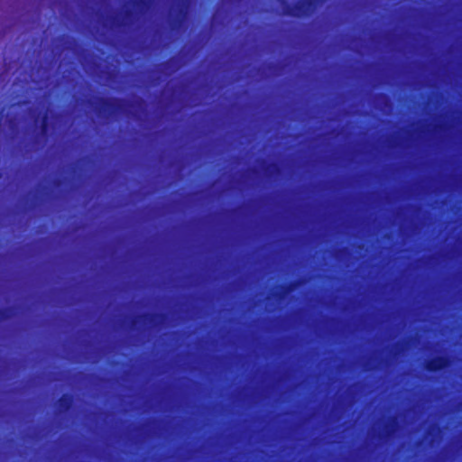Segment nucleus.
<instances>
[{"mask_svg": "<svg viewBox=\"0 0 462 462\" xmlns=\"http://www.w3.org/2000/svg\"><path fill=\"white\" fill-rule=\"evenodd\" d=\"M408 348V341H399L395 343L391 350L390 355L393 358L400 356Z\"/></svg>", "mask_w": 462, "mask_h": 462, "instance_id": "nucleus-11", "label": "nucleus"}, {"mask_svg": "<svg viewBox=\"0 0 462 462\" xmlns=\"http://www.w3.org/2000/svg\"><path fill=\"white\" fill-rule=\"evenodd\" d=\"M73 404V398L70 394H63L55 403L56 409L60 412L68 411Z\"/></svg>", "mask_w": 462, "mask_h": 462, "instance_id": "nucleus-9", "label": "nucleus"}, {"mask_svg": "<svg viewBox=\"0 0 462 462\" xmlns=\"http://www.w3.org/2000/svg\"><path fill=\"white\" fill-rule=\"evenodd\" d=\"M451 365L449 357L445 356H437L427 359L423 363L425 370L429 372H437L448 368Z\"/></svg>", "mask_w": 462, "mask_h": 462, "instance_id": "nucleus-6", "label": "nucleus"}, {"mask_svg": "<svg viewBox=\"0 0 462 462\" xmlns=\"http://www.w3.org/2000/svg\"><path fill=\"white\" fill-rule=\"evenodd\" d=\"M134 19V12L132 10H125L121 14H110L106 17V22L110 26L121 27Z\"/></svg>", "mask_w": 462, "mask_h": 462, "instance_id": "nucleus-7", "label": "nucleus"}, {"mask_svg": "<svg viewBox=\"0 0 462 462\" xmlns=\"http://www.w3.org/2000/svg\"><path fill=\"white\" fill-rule=\"evenodd\" d=\"M160 69L162 71L165 70H177L179 69L178 60L176 58L172 57L168 60L160 64Z\"/></svg>", "mask_w": 462, "mask_h": 462, "instance_id": "nucleus-13", "label": "nucleus"}, {"mask_svg": "<svg viewBox=\"0 0 462 462\" xmlns=\"http://www.w3.org/2000/svg\"><path fill=\"white\" fill-rule=\"evenodd\" d=\"M282 13L285 15L293 17H303L312 14L316 7L314 0H300L293 5L282 0Z\"/></svg>", "mask_w": 462, "mask_h": 462, "instance_id": "nucleus-2", "label": "nucleus"}, {"mask_svg": "<svg viewBox=\"0 0 462 462\" xmlns=\"http://www.w3.org/2000/svg\"><path fill=\"white\" fill-rule=\"evenodd\" d=\"M166 321V315L163 313H143L132 318L129 320V328L135 329L138 325L161 326Z\"/></svg>", "mask_w": 462, "mask_h": 462, "instance_id": "nucleus-3", "label": "nucleus"}, {"mask_svg": "<svg viewBox=\"0 0 462 462\" xmlns=\"http://www.w3.org/2000/svg\"><path fill=\"white\" fill-rule=\"evenodd\" d=\"M11 310L10 309H1L0 310V322L8 319L11 317Z\"/></svg>", "mask_w": 462, "mask_h": 462, "instance_id": "nucleus-15", "label": "nucleus"}, {"mask_svg": "<svg viewBox=\"0 0 462 462\" xmlns=\"http://www.w3.org/2000/svg\"><path fill=\"white\" fill-rule=\"evenodd\" d=\"M263 171L268 177H276L281 174V169L276 163H269L263 167Z\"/></svg>", "mask_w": 462, "mask_h": 462, "instance_id": "nucleus-12", "label": "nucleus"}, {"mask_svg": "<svg viewBox=\"0 0 462 462\" xmlns=\"http://www.w3.org/2000/svg\"><path fill=\"white\" fill-rule=\"evenodd\" d=\"M446 129L445 125H433L432 131L434 132H442Z\"/></svg>", "mask_w": 462, "mask_h": 462, "instance_id": "nucleus-17", "label": "nucleus"}, {"mask_svg": "<svg viewBox=\"0 0 462 462\" xmlns=\"http://www.w3.org/2000/svg\"><path fill=\"white\" fill-rule=\"evenodd\" d=\"M40 128L42 134L46 135L49 129V116L47 112L42 116Z\"/></svg>", "mask_w": 462, "mask_h": 462, "instance_id": "nucleus-14", "label": "nucleus"}, {"mask_svg": "<svg viewBox=\"0 0 462 462\" xmlns=\"http://www.w3.org/2000/svg\"><path fill=\"white\" fill-rule=\"evenodd\" d=\"M380 364H381V365H388V360H386V359H385V360H382V361L380 362Z\"/></svg>", "mask_w": 462, "mask_h": 462, "instance_id": "nucleus-20", "label": "nucleus"}, {"mask_svg": "<svg viewBox=\"0 0 462 462\" xmlns=\"http://www.w3.org/2000/svg\"><path fill=\"white\" fill-rule=\"evenodd\" d=\"M364 366H365V368L366 370H373V369H374V367H371V366L369 365V362H366V363L365 364V365H364Z\"/></svg>", "mask_w": 462, "mask_h": 462, "instance_id": "nucleus-18", "label": "nucleus"}, {"mask_svg": "<svg viewBox=\"0 0 462 462\" xmlns=\"http://www.w3.org/2000/svg\"><path fill=\"white\" fill-rule=\"evenodd\" d=\"M131 5L139 13L144 14L152 7L153 2H152L151 0H132Z\"/></svg>", "mask_w": 462, "mask_h": 462, "instance_id": "nucleus-10", "label": "nucleus"}, {"mask_svg": "<svg viewBox=\"0 0 462 462\" xmlns=\"http://www.w3.org/2000/svg\"><path fill=\"white\" fill-rule=\"evenodd\" d=\"M379 98L383 99V100H385L386 102H388V98H387V97H386V96H384V95H380V96H379Z\"/></svg>", "mask_w": 462, "mask_h": 462, "instance_id": "nucleus-19", "label": "nucleus"}, {"mask_svg": "<svg viewBox=\"0 0 462 462\" xmlns=\"http://www.w3.org/2000/svg\"><path fill=\"white\" fill-rule=\"evenodd\" d=\"M426 433L429 435H439L440 433V429L438 425L433 424L429 427Z\"/></svg>", "mask_w": 462, "mask_h": 462, "instance_id": "nucleus-16", "label": "nucleus"}, {"mask_svg": "<svg viewBox=\"0 0 462 462\" xmlns=\"http://www.w3.org/2000/svg\"><path fill=\"white\" fill-rule=\"evenodd\" d=\"M299 286L298 282H291L285 285H281L279 289L273 293V297L277 300H283L287 298V296L292 292Z\"/></svg>", "mask_w": 462, "mask_h": 462, "instance_id": "nucleus-8", "label": "nucleus"}, {"mask_svg": "<svg viewBox=\"0 0 462 462\" xmlns=\"http://www.w3.org/2000/svg\"><path fill=\"white\" fill-rule=\"evenodd\" d=\"M151 1L154 3V0H151Z\"/></svg>", "mask_w": 462, "mask_h": 462, "instance_id": "nucleus-21", "label": "nucleus"}, {"mask_svg": "<svg viewBox=\"0 0 462 462\" xmlns=\"http://www.w3.org/2000/svg\"><path fill=\"white\" fill-rule=\"evenodd\" d=\"M97 116L100 118H108L117 114L126 113L129 108H142L144 105L141 98L129 103L117 97H96L88 101Z\"/></svg>", "mask_w": 462, "mask_h": 462, "instance_id": "nucleus-1", "label": "nucleus"}, {"mask_svg": "<svg viewBox=\"0 0 462 462\" xmlns=\"http://www.w3.org/2000/svg\"><path fill=\"white\" fill-rule=\"evenodd\" d=\"M191 0H178L174 14L170 20L171 27L175 30L180 28L186 22L190 7Z\"/></svg>", "mask_w": 462, "mask_h": 462, "instance_id": "nucleus-4", "label": "nucleus"}, {"mask_svg": "<svg viewBox=\"0 0 462 462\" xmlns=\"http://www.w3.org/2000/svg\"><path fill=\"white\" fill-rule=\"evenodd\" d=\"M400 424L396 416H391L387 419L382 430L379 432L377 438L381 440H388L394 437L399 431Z\"/></svg>", "mask_w": 462, "mask_h": 462, "instance_id": "nucleus-5", "label": "nucleus"}]
</instances>
